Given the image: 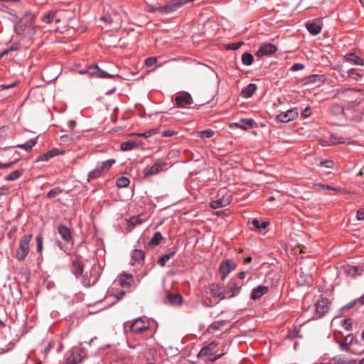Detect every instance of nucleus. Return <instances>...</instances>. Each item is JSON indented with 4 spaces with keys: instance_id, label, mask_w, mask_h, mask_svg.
Returning a JSON list of instances; mask_svg holds the SVG:
<instances>
[{
    "instance_id": "obj_1",
    "label": "nucleus",
    "mask_w": 364,
    "mask_h": 364,
    "mask_svg": "<svg viewBox=\"0 0 364 364\" xmlns=\"http://www.w3.org/2000/svg\"><path fill=\"white\" fill-rule=\"evenodd\" d=\"M17 33L23 36H33L36 33L34 16L28 14L24 16L16 26Z\"/></svg>"
},
{
    "instance_id": "obj_2",
    "label": "nucleus",
    "mask_w": 364,
    "mask_h": 364,
    "mask_svg": "<svg viewBox=\"0 0 364 364\" xmlns=\"http://www.w3.org/2000/svg\"><path fill=\"white\" fill-rule=\"evenodd\" d=\"M149 325L147 321L138 318L134 321H127L124 323V331L127 333H133L135 334L142 333L149 330Z\"/></svg>"
},
{
    "instance_id": "obj_3",
    "label": "nucleus",
    "mask_w": 364,
    "mask_h": 364,
    "mask_svg": "<svg viewBox=\"0 0 364 364\" xmlns=\"http://www.w3.org/2000/svg\"><path fill=\"white\" fill-rule=\"evenodd\" d=\"M32 239V235L27 234L21 237L19 245L16 250V257L17 260L23 261L29 253V244Z\"/></svg>"
},
{
    "instance_id": "obj_4",
    "label": "nucleus",
    "mask_w": 364,
    "mask_h": 364,
    "mask_svg": "<svg viewBox=\"0 0 364 364\" xmlns=\"http://www.w3.org/2000/svg\"><path fill=\"white\" fill-rule=\"evenodd\" d=\"M85 357V351L80 347H73L65 354L66 362L69 364L80 363Z\"/></svg>"
},
{
    "instance_id": "obj_5",
    "label": "nucleus",
    "mask_w": 364,
    "mask_h": 364,
    "mask_svg": "<svg viewBox=\"0 0 364 364\" xmlns=\"http://www.w3.org/2000/svg\"><path fill=\"white\" fill-rule=\"evenodd\" d=\"M80 73L87 74L90 77L98 78H114L119 77L117 74H109L101 70L97 65H90L87 69L80 70Z\"/></svg>"
},
{
    "instance_id": "obj_6",
    "label": "nucleus",
    "mask_w": 364,
    "mask_h": 364,
    "mask_svg": "<svg viewBox=\"0 0 364 364\" xmlns=\"http://www.w3.org/2000/svg\"><path fill=\"white\" fill-rule=\"evenodd\" d=\"M113 284L116 287H121L124 289L132 291L134 286V279L132 274L123 272L114 279Z\"/></svg>"
},
{
    "instance_id": "obj_7",
    "label": "nucleus",
    "mask_w": 364,
    "mask_h": 364,
    "mask_svg": "<svg viewBox=\"0 0 364 364\" xmlns=\"http://www.w3.org/2000/svg\"><path fill=\"white\" fill-rule=\"evenodd\" d=\"M242 284V283L238 282L237 279H231L224 291L226 299H231L237 296L240 292Z\"/></svg>"
},
{
    "instance_id": "obj_8",
    "label": "nucleus",
    "mask_w": 364,
    "mask_h": 364,
    "mask_svg": "<svg viewBox=\"0 0 364 364\" xmlns=\"http://www.w3.org/2000/svg\"><path fill=\"white\" fill-rule=\"evenodd\" d=\"M168 162L166 161L158 160L150 168L146 167L144 170V178H147L156 175L166 168Z\"/></svg>"
},
{
    "instance_id": "obj_9",
    "label": "nucleus",
    "mask_w": 364,
    "mask_h": 364,
    "mask_svg": "<svg viewBox=\"0 0 364 364\" xmlns=\"http://www.w3.org/2000/svg\"><path fill=\"white\" fill-rule=\"evenodd\" d=\"M299 115L297 108H292L287 112H283L275 117V121L277 122L287 123L295 119Z\"/></svg>"
},
{
    "instance_id": "obj_10",
    "label": "nucleus",
    "mask_w": 364,
    "mask_h": 364,
    "mask_svg": "<svg viewBox=\"0 0 364 364\" xmlns=\"http://www.w3.org/2000/svg\"><path fill=\"white\" fill-rule=\"evenodd\" d=\"M236 267V264L230 259H226L221 262L219 268V272L221 280L224 281L228 275L233 271Z\"/></svg>"
},
{
    "instance_id": "obj_11",
    "label": "nucleus",
    "mask_w": 364,
    "mask_h": 364,
    "mask_svg": "<svg viewBox=\"0 0 364 364\" xmlns=\"http://www.w3.org/2000/svg\"><path fill=\"white\" fill-rule=\"evenodd\" d=\"M58 232L67 244L73 245L74 240L72 236L71 230L69 228L65 225L60 224L58 226Z\"/></svg>"
},
{
    "instance_id": "obj_12",
    "label": "nucleus",
    "mask_w": 364,
    "mask_h": 364,
    "mask_svg": "<svg viewBox=\"0 0 364 364\" xmlns=\"http://www.w3.org/2000/svg\"><path fill=\"white\" fill-rule=\"evenodd\" d=\"M277 48L272 43H264L260 46L256 52V55L258 57H262L264 55L274 54L277 52Z\"/></svg>"
},
{
    "instance_id": "obj_13",
    "label": "nucleus",
    "mask_w": 364,
    "mask_h": 364,
    "mask_svg": "<svg viewBox=\"0 0 364 364\" xmlns=\"http://www.w3.org/2000/svg\"><path fill=\"white\" fill-rule=\"evenodd\" d=\"M177 106L183 107L186 105H191L193 103V99L191 95L188 92H183L174 99Z\"/></svg>"
},
{
    "instance_id": "obj_14",
    "label": "nucleus",
    "mask_w": 364,
    "mask_h": 364,
    "mask_svg": "<svg viewBox=\"0 0 364 364\" xmlns=\"http://www.w3.org/2000/svg\"><path fill=\"white\" fill-rule=\"evenodd\" d=\"M231 200V196H223L222 198L213 200L211 202V207L214 209L225 207L230 203Z\"/></svg>"
},
{
    "instance_id": "obj_15",
    "label": "nucleus",
    "mask_w": 364,
    "mask_h": 364,
    "mask_svg": "<svg viewBox=\"0 0 364 364\" xmlns=\"http://www.w3.org/2000/svg\"><path fill=\"white\" fill-rule=\"evenodd\" d=\"M344 272L347 275L355 277L363 274L364 267L363 266L347 265L344 267Z\"/></svg>"
},
{
    "instance_id": "obj_16",
    "label": "nucleus",
    "mask_w": 364,
    "mask_h": 364,
    "mask_svg": "<svg viewBox=\"0 0 364 364\" xmlns=\"http://www.w3.org/2000/svg\"><path fill=\"white\" fill-rule=\"evenodd\" d=\"M145 252L141 250L135 249L132 252V264L140 265L144 261Z\"/></svg>"
},
{
    "instance_id": "obj_17",
    "label": "nucleus",
    "mask_w": 364,
    "mask_h": 364,
    "mask_svg": "<svg viewBox=\"0 0 364 364\" xmlns=\"http://www.w3.org/2000/svg\"><path fill=\"white\" fill-rule=\"evenodd\" d=\"M210 291L211 294L220 299H226L225 294L222 291L221 284L219 283H214L210 285Z\"/></svg>"
},
{
    "instance_id": "obj_18",
    "label": "nucleus",
    "mask_w": 364,
    "mask_h": 364,
    "mask_svg": "<svg viewBox=\"0 0 364 364\" xmlns=\"http://www.w3.org/2000/svg\"><path fill=\"white\" fill-rule=\"evenodd\" d=\"M269 288L266 286L259 285L254 288L252 291L251 299L253 300L261 298L263 295L268 292Z\"/></svg>"
},
{
    "instance_id": "obj_19",
    "label": "nucleus",
    "mask_w": 364,
    "mask_h": 364,
    "mask_svg": "<svg viewBox=\"0 0 364 364\" xmlns=\"http://www.w3.org/2000/svg\"><path fill=\"white\" fill-rule=\"evenodd\" d=\"M306 28L308 31L314 35H318L321 31V26L318 21H313L306 23Z\"/></svg>"
},
{
    "instance_id": "obj_20",
    "label": "nucleus",
    "mask_w": 364,
    "mask_h": 364,
    "mask_svg": "<svg viewBox=\"0 0 364 364\" xmlns=\"http://www.w3.org/2000/svg\"><path fill=\"white\" fill-rule=\"evenodd\" d=\"M328 300L326 299L318 301L316 304V314L321 316L328 312L329 309Z\"/></svg>"
},
{
    "instance_id": "obj_21",
    "label": "nucleus",
    "mask_w": 364,
    "mask_h": 364,
    "mask_svg": "<svg viewBox=\"0 0 364 364\" xmlns=\"http://www.w3.org/2000/svg\"><path fill=\"white\" fill-rule=\"evenodd\" d=\"M353 335L348 334L347 335L343 341H338V343L340 346L341 350L346 352L350 351V346L352 344L353 341Z\"/></svg>"
},
{
    "instance_id": "obj_22",
    "label": "nucleus",
    "mask_w": 364,
    "mask_h": 364,
    "mask_svg": "<svg viewBox=\"0 0 364 364\" xmlns=\"http://www.w3.org/2000/svg\"><path fill=\"white\" fill-rule=\"evenodd\" d=\"M167 301L171 305H180L182 303L183 297L181 294L177 293L168 292L166 296Z\"/></svg>"
},
{
    "instance_id": "obj_23",
    "label": "nucleus",
    "mask_w": 364,
    "mask_h": 364,
    "mask_svg": "<svg viewBox=\"0 0 364 364\" xmlns=\"http://www.w3.org/2000/svg\"><path fill=\"white\" fill-rule=\"evenodd\" d=\"M41 20L46 24L50 23L53 21H55L56 23L60 21V19L56 17V12L52 11L43 14L41 17Z\"/></svg>"
},
{
    "instance_id": "obj_24",
    "label": "nucleus",
    "mask_w": 364,
    "mask_h": 364,
    "mask_svg": "<svg viewBox=\"0 0 364 364\" xmlns=\"http://www.w3.org/2000/svg\"><path fill=\"white\" fill-rule=\"evenodd\" d=\"M84 265L82 262L76 259L73 261L72 271L76 277L82 276L83 273Z\"/></svg>"
},
{
    "instance_id": "obj_25",
    "label": "nucleus",
    "mask_w": 364,
    "mask_h": 364,
    "mask_svg": "<svg viewBox=\"0 0 364 364\" xmlns=\"http://www.w3.org/2000/svg\"><path fill=\"white\" fill-rule=\"evenodd\" d=\"M60 154V151L58 149H52L51 150L47 151L46 153L39 156L36 161H48L49 159H52L53 157L59 155Z\"/></svg>"
},
{
    "instance_id": "obj_26",
    "label": "nucleus",
    "mask_w": 364,
    "mask_h": 364,
    "mask_svg": "<svg viewBox=\"0 0 364 364\" xmlns=\"http://www.w3.org/2000/svg\"><path fill=\"white\" fill-rule=\"evenodd\" d=\"M255 123L252 119H241L239 122H235L233 125L243 130H247L248 127H252Z\"/></svg>"
},
{
    "instance_id": "obj_27",
    "label": "nucleus",
    "mask_w": 364,
    "mask_h": 364,
    "mask_svg": "<svg viewBox=\"0 0 364 364\" xmlns=\"http://www.w3.org/2000/svg\"><path fill=\"white\" fill-rule=\"evenodd\" d=\"M257 90V85L253 83H250L247 85L245 88L242 90L241 95L245 98H249L252 96L254 92Z\"/></svg>"
},
{
    "instance_id": "obj_28",
    "label": "nucleus",
    "mask_w": 364,
    "mask_h": 364,
    "mask_svg": "<svg viewBox=\"0 0 364 364\" xmlns=\"http://www.w3.org/2000/svg\"><path fill=\"white\" fill-rule=\"evenodd\" d=\"M37 143V138L31 139L26 141L24 144H16L15 146H13V147H18L21 149H23L26 150V151L29 152L32 150L33 147Z\"/></svg>"
},
{
    "instance_id": "obj_29",
    "label": "nucleus",
    "mask_w": 364,
    "mask_h": 364,
    "mask_svg": "<svg viewBox=\"0 0 364 364\" xmlns=\"http://www.w3.org/2000/svg\"><path fill=\"white\" fill-rule=\"evenodd\" d=\"M345 59L346 61L350 62L355 65H363V59L353 53L346 54L345 55Z\"/></svg>"
},
{
    "instance_id": "obj_30",
    "label": "nucleus",
    "mask_w": 364,
    "mask_h": 364,
    "mask_svg": "<svg viewBox=\"0 0 364 364\" xmlns=\"http://www.w3.org/2000/svg\"><path fill=\"white\" fill-rule=\"evenodd\" d=\"M115 159H108L105 161L102 162L100 165L97 166L100 168V169L102 171L103 173L108 171L109 168L112 167V166L115 163Z\"/></svg>"
},
{
    "instance_id": "obj_31",
    "label": "nucleus",
    "mask_w": 364,
    "mask_h": 364,
    "mask_svg": "<svg viewBox=\"0 0 364 364\" xmlns=\"http://www.w3.org/2000/svg\"><path fill=\"white\" fill-rule=\"evenodd\" d=\"M176 254V251H172L169 253L163 255L159 259H158V264L161 267H164L166 264V262L174 256Z\"/></svg>"
},
{
    "instance_id": "obj_32",
    "label": "nucleus",
    "mask_w": 364,
    "mask_h": 364,
    "mask_svg": "<svg viewBox=\"0 0 364 364\" xmlns=\"http://www.w3.org/2000/svg\"><path fill=\"white\" fill-rule=\"evenodd\" d=\"M23 173V170H15L11 173H9L6 178L5 180L8 181H14L18 179Z\"/></svg>"
},
{
    "instance_id": "obj_33",
    "label": "nucleus",
    "mask_w": 364,
    "mask_h": 364,
    "mask_svg": "<svg viewBox=\"0 0 364 364\" xmlns=\"http://www.w3.org/2000/svg\"><path fill=\"white\" fill-rule=\"evenodd\" d=\"M242 63L243 65L249 66L251 65L254 62V57L250 53H245L242 55Z\"/></svg>"
},
{
    "instance_id": "obj_34",
    "label": "nucleus",
    "mask_w": 364,
    "mask_h": 364,
    "mask_svg": "<svg viewBox=\"0 0 364 364\" xmlns=\"http://www.w3.org/2000/svg\"><path fill=\"white\" fill-rule=\"evenodd\" d=\"M163 238L160 232H156L153 237L151 238V240L149 242V245L151 247H154L159 245V242Z\"/></svg>"
},
{
    "instance_id": "obj_35",
    "label": "nucleus",
    "mask_w": 364,
    "mask_h": 364,
    "mask_svg": "<svg viewBox=\"0 0 364 364\" xmlns=\"http://www.w3.org/2000/svg\"><path fill=\"white\" fill-rule=\"evenodd\" d=\"M130 181L125 176H121L116 181V185L119 188H126L129 185Z\"/></svg>"
},
{
    "instance_id": "obj_36",
    "label": "nucleus",
    "mask_w": 364,
    "mask_h": 364,
    "mask_svg": "<svg viewBox=\"0 0 364 364\" xmlns=\"http://www.w3.org/2000/svg\"><path fill=\"white\" fill-rule=\"evenodd\" d=\"M217 346V343L212 342L208 346L203 348L200 351V355H208L209 353L214 350V348Z\"/></svg>"
},
{
    "instance_id": "obj_37",
    "label": "nucleus",
    "mask_w": 364,
    "mask_h": 364,
    "mask_svg": "<svg viewBox=\"0 0 364 364\" xmlns=\"http://www.w3.org/2000/svg\"><path fill=\"white\" fill-rule=\"evenodd\" d=\"M330 112L333 115H340L343 114L344 108L339 105H333L330 107Z\"/></svg>"
},
{
    "instance_id": "obj_38",
    "label": "nucleus",
    "mask_w": 364,
    "mask_h": 364,
    "mask_svg": "<svg viewBox=\"0 0 364 364\" xmlns=\"http://www.w3.org/2000/svg\"><path fill=\"white\" fill-rule=\"evenodd\" d=\"M102 174H103V173L100 169V168L97 166L95 170L90 172V173L88 175V181L93 180V179L98 178Z\"/></svg>"
},
{
    "instance_id": "obj_39",
    "label": "nucleus",
    "mask_w": 364,
    "mask_h": 364,
    "mask_svg": "<svg viewBox=\"0 0 364 364\" xmlns=\"http://www.w3.org/2000/svg\"><path fill=\"white\" fill-rule=\"evenodd\" d=\"M325 77L323 75H312L307 78V83H316L323 81Z\"/></svg>"
},
{
    "instance_id": "obj_40",
    "label": "nucleus",
    "mask_w": 364,
    "mask_h": 364,
    "mask_svg": "<svg viewBox=\"0 0 364 364\" xmlns=\"http://www.w3.org/2000/svg\"><path fill=\"white\" fill-rule=\"evenodd\" d=\"M332 364H352V361L345 357L338 356L332 358Z\"/></svg>"
},
{
    "instance_id": "obj_41",
    "label": "nucleus",
    "mask_w": 364,
    "mask_h": 364,
    "mask_svg": "<svg viewBox=\"0 0 364 364\" xmlns=\"http://www.w3.org/2000/svg\"><path fill=\"white\" fill-rule=\"evenodd\" d=\"M215 134V131L212 129H206L198 132V135L200 138H210Z\"/></svg>"
},
{
    "instance_id": "obj_42",
    "label": "nucleus",
    "mask_w": 364,
    "mask_h": 364,
    "mask_svg": "<svg viewBox=\"0 0 364 364\" xmlns=\"http://www.w3.org/2000/svg\"><path fill=\"white\" fill-rule=\"evenodd\" d=\"M135 143L132 141H127L121 144V149L123 151H129L135 147Z\"/></svg>"
},
{
    "instance_id": "obj_43",
    "label": "nucleus",
    "mask_w": 364,
    "mask_h": 364,
    "mask_svg": "<svg viewBox=\"0 0 364 364\" xmlns=\"http://www.w3.org/2000/svg\"><path fill=\"white\" fill-rule=\"evenodd\" d=\"M226 323V321L224 320L215 321L210 324V328L214 331L219 330L222 326H225Z\"/></svg>"
},
{
    "instance_id": "obj_44",
    "label": "nucleus",
    "mask_w": 364,
    "mask_h": 364,
    "mask_svg": "<svg viewBox=\"0 0 364 364\" xmlns=\"http://www.w3.org/2000/svg\"><path fill=\"white\" fill-rule=\"evenodd\" d=\"M62 192L63 190L60 188L56 187L48 191V193H47V197L48 198H53L55 196L60 194Z\"/></svg>"
},
{
    "instance_id": "obj_45",
    "label": "nucleus",
    "mask_w": 364,
    "mask_h": 364,
    "mask_svg": "<svg viewBox=\"0 0 364 364\" xmlns=\"http://www.w3.org/2000/svg\"><path fill=\"white\" fill-rule=\"evenodd\" d=\"M78 136H75L74 134H65L60 136V140L63 142H71L74 140L77 139Z\"/></svg>"
},
{
    "instance_id": "obj_46",
    "label": "nucleus",
    "mask_w": 364,
    "mask_h": 364,
    "mask_svg": "<svg viewBox=\"0 0 364 364\" xmlns=\"http://www.w3.org/2000/svg\"><path fill=\"white\" fill-rule=\"evenodd\" d=\"M143 223V220L141 219L140 216H134L130 218L129 223L132 226L135 227Z\"/></svg>"
},
{
    "instance_id": "obj_47",
    "label": "nucleus",
    "mask_w": 364,
    "mask_h": 364,
    "mask_svg": "<svg viewBox=\"0 0 364 364\" xmlns=\"http://www.w3.org/2000/svg\"><path fill=\"white\" fill-rule=\"evenodd\" d=\"M36 245H37V251L38 253H41L43 250V237L41 235H38L36 237Z\"/></svg>"
},
{
    "instance_id": "obj_48",
    "label": "nucleus",
    "mask_w": 364,
    "mask_h": 364,
    "mask_svg": "<svg viewBox=\"0 0 364 364\" xmlns=\"http://www.w3.org/2000/svg\"><path fill=\"white\" fill-rule=\"evenodd\" d=\"M353 90L350 89H339L336 91V96L341 97L342 95H345L349 92H352Z\"/></svg>"
},
{
    "instance_id": "obj_49",
    "label": "nucleus",
    "mask_w": 364,
    "mask_h": 364,
    "mask_svg": "<svg viewBox=\"0 0 364 364\" xmlns=\"http://www.w3.org/2000/svg\"><path fill=\"white\" fill-rule=\"evenodd\" d=\"M132 291L131 290H122L119 292H117L115 294H114V297L115 299H117V301H119L120 299H122L124 296L127 293V292H131Z\"/></svg>"
},
{
    "instance_id": "obj_50",
    "label": "nucleus",
    "mask_w": 364,
    "mask_h": 364,
    "mask_svg": "<svg viewBox=\"0 0 364 364\" xmlns=\"http://www.w3.org/2000/svg\"><path fill=\"white\" fill-rule=\"evenodd\" d=\"M242 44H243V42L233 43L229 44L228 46V48L230 50H236L239 49Z\"/></svg>"
},
{
    "instance_id": "obj_51",
    "label": "nucleus",
    "mask_w": 364,
    "mask_h": 364,
    "mask_svg": "<svg viewBox=\"0 0 364 364\" xmlns=\"http://www.w3.org/2000/svg\"><path fill=\"white\" fill-rule=\"evenodd\" d=\"M156 58L155 57L147 58L145 60V64L148 67L154 65L156 63Z\"/></svg>"
},
{
    "instance_id": "obj_52",
    "label": "nucleus",
    "mask_w": 364,
    "mask_h": 364,
    "mask_svg": "<svg viewBox=\"0 0 364 364\" xmlns=\"http://www.w3.org/2000/svg\"><path fill=\"white\" fill-rule=\"evenodd\" d=\"M18 161V159H15L14 161H11L9 163H5V164L0 163V168H6L11 167V166L16 164Z\"/></svg>"
},
{
    "instance_id": "obj_53",
    "label": "nucleus",
    "mask_w": 364,
    "mask_h": 364,
    "mask_svg": "<svg viewBox=\"0 0 364 364\" xmlns=\"http://www.w3.org/2000/svg\"><path fill=\"white\" fill-rule=\"evenodd\" d=\"M348 75L350 77H352L353 78L355 79L356 80H358V77H361L355 69L349 70L348 71Z\"/></svg>"
},
{
    "instance_id": "obj_54",
    "label": "nucleus",
    "mask_w": 364,
    "mask_h": 364,
    "mask_svg": "<svg viewBox=\"0 0 364 364\" xmlns=\"http://www.w3.org/2000/svg\"><path fill=\"white\" fill-rule=\"evenodd\" d=\"M100 21H103L107 23H112V18L109 14H106L105 16H102L100 18Z\"/></svg>"
},
{
    "instance_id": "obj_55",
    "label": "nucleus",
    "mask_w": 364,
    "mask_h": 364,
    "mask_svg": "<svg viewBox=\"0 0 364 364\" xmlns=\"http://www.w3.org/2000/svg\"><path fill=\"white\" fill-rule=\"evenodd\" d=\"M304 68V65L301 63H294L292 67L291 68V70L293 71H299L303 70Z\"/></svg>"
},
{
    "instance_id": "obj_56",
    "label": "nucleus",
    "mask_w": 364,
    "mask_h": 364,
    "mask_svg": "<svg viewBox=\"0 0 364 364\" xmlns=\"http://www.w3.org/2000/svg\"><path fill=\"white\" fill-rule=\"evenodd\" d=\"M333 165V161H321L319 164L320 166H323L326 168H332Z\"/></svg>"
},
{
    "instance_id": "obj_57",
    "label": "nucleus",
    "mask_w": 364,
    "mask_h": 364,
    "mask_svg": "<svg viewBox=\"0 0 364 364\" xmlns=\"http://www.w3.org/2000/svg\"><path fill=\"white\" fill-rule=\"evenodd\" d=\"M356 217L358 220H364V208H361L357 210Z\"/></svg>"
},
{
    "instance_id": "obj_58",
    "label": "nucleus",
    "mask_w": 364,
    "mask_h": 364,
    "mask_svg": "<svg viewBox=\"0 0 364 364\" xmlns=\"http://www.w3.org/2000/svg\"><path fill=\"white\" fill-rule=\"evenodd\" d=\"M311 114V108L309 107H306L301 112V116L304 118H306L309 117Z\"/></svg>"
},
{
    "instance_id": "obj_59",
    "label": "nucleus",
    "mask_w": 364,
    "mask_h": 364,
    "mask_svg": "<svg viewBox=\"0 0 364 364\" xmlns=\"http://www.w3.org/2000/svg\"><path fill=\"white\" fill-rule=\"evenodd\" d=\"M176 132L173 131V130H165L162 132V136H164V137H171L172 136H173L174 134H176Z\"/></svg>"
},
{
    "instance_id": "obj_60",
    "label": "nucleus",
    "mask_w": 364,
    "mask_h": 364,
    "mask_svg": "<svg viewBox=\"0 0 364 364\" xmlns=\"http://www.w3.org/2000/svg\"><path fill=\"white\" fill-rule=\"evenodd\" d=\"M357 304V300L354 299L353 301H351L350 302H349L348 304H346V306H344L343 308H342V310L343 311H346V310H348V309H351L355 304Z\"/></svg>"
},
{
    "instance_id": "obj_61",
    "label": "nucleus",
    "mask_w": 364,
    "mask_h": 364,
    "mask_svg": "<svg viewBox=\"0 0 364 364\" xmlns=\"http://www.w3.org/2000/svg\"><path fill=\"white\" fill-rule=\"evenodd\" d=\"M359 104V102H358L357 101H350V102H348L346 105V109H351V108H353L356 106H358Z\"/></svg>"
},
{
    "instance_id": "obj_62",
    "label": "nucleus",
    "mask_w": 364,
    "mask_h": 364,
    "mask_svg": "<svg viewBox=\"0 0 364 364\" xmlns=\"http://www.w3.org/2000/svg\"><path fill=\"white\" fill-rule=\"evenodd\" d=\"M343 325L346 326V328L347 330H350L351 327H352V322H351V319H345L343 321Z\"/></svg>"
},
{
    "instance_id": "obj_63",
    "label": "nucleus",
    "mask_w": 364,
    "mask_h": 364,
    "mask_svg": "<svg viewBox=\"0 0 364 364\" xmlns=\"http://www.w3.org/2000/svg\"><path fill=\"white\" fill-rule=\"evenodd\" d=\"M222 355H223V354L214 355V354L209 353V355L208 356V359L210 360L215 361V360H218V358H220Z\"/></svg>"
},
{
    "instance_id": "obj_64",
    "label": "nucleus",
    "mask_w": 364,
    "mask_h": 364,
    "mask_svg": "<svg viewBox=\"0 0 364 364\" xmlns=\"http://www.w3.org/2000/svg\"><path fill=\"white\" fill-rule=\"evenodd\" d=\"M20 48V45L18 43L13 44L9 49H6V50H8V53L10 51H16L18 50Z\"/></svg>"
}]
</instances>
